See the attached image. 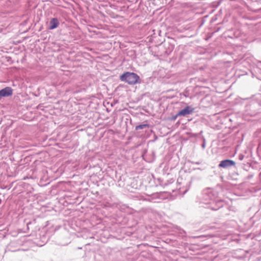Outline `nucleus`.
I'll return each instance as SVG.
<instances>
[{
    "label": "nucleus",
    "instance_id": "nucleus-8",
    "mask_svg": "<svg viewBox=\"0 0 261 261\" xmlns=\"http://www.w3.org/2000/svg\"><path fill=\"white\" fill-rule=\"evenodd\" d=\"M202 148H205V144L204 143H203V144L202 145Z\"/></svg>",
    "mask_w": 261,
    "mask_h": 261
},
{
    "label": "nucleus",
    "instance_id": "nucleus-2",
    "mask_svg": "<svg viewBox=\"0 0 261 261\" xmlns=\"http://www.w3.org/2000/svg\"><path fill=\"white\" fill-rule=\"evenodd\" d=\"M121 81L125 82L129 85H134L138 82L139 76L134 72H126L120 77Z\"/></svg>",
    "mask_w": 261,
    "mask_h": 261
},
{
    "label": "nucleus",
    "instance_id": "nucleus-4",
    "mask_svg": "<svg viewBox=\"0 0 261 261\" xmlns=\"http://www.w3.org/2000/svg\"><path fill=\"white\" fill-rule=\"evenodd\" d=\"M194 108L190 106H187L185 107L184 109L179 111L177 113V116H185L192 113L194 112Z\"/></svg>",
    "mask_w": 261,
    "mask_h": 261
},
{
    "label": "nucleus",
    "instance_id": "nucleus-5",
    "mask_svg": "<svg viewBox=\"0 0 261 261\" xmlns=\"http://www.w3.org/2000/svg\"><path fill=\"white\" fill-rule=\"evenodd\" d=\"M236 163L232 160H225L222 161L219 164V167L223 168H227L229 167L235 165Z\"/></svg>",
    "mask_w": 261,
    "mask_h": 261
},
{
    "label": "nucleus",
    "instance_id": "nucleus-6",
    "mask_svg": "<svg viewBox=\"0 0 261 261\" xmlns=\"http://www.w3.org/2000/svg\"><path fill=\"white\" fill-rule=\"evenodd\" d=\"M59 21L57 18H53L50 19L48 27V30H54L58 27Z\"/></svg>",
    "mask_w": 261,
    "mask_h": 261
},
{
    "label": "nucleus",
    "instance_id": "nucleus-3",
    "mask_svg": "<svg viewBox=\"0 0 261 261\" xmlns=\"http://www.w3.org/2000/svg\"><path fill=\"white\" fill-rule=\"evenodd\" d=\"M13 94V90L10 87H7L0 90V99L4 97H8Z\"/></svg>",
    "mask_w": 261,
    "mask_h": 261
},
{
    "label": "nucleus",
    "instance_id": "nucleus-7",
    "mask_svg": "<svg viewBox=\"0 0 261 261\" xmlns=\"http://www.w3.org/2000/svg\"><path fill=\"white\" fill-rule=\"evenodd\" d=\"M148 126L149 125L147 124H140V125L136 126L135 129H136V130L142 129H144L146 127H148Z\"/></svg>",
    "mask_w": 261,
    "mask_h": 261
},
{
    "label": "nucleus",
    "instance_id": "nucleus-9",
    "mask_svg": "<svg viewBox=\"0 0 261 261\" xmlns=\"http://www.w3.org/2000/svg\"><path fill=\"white\" fill-rule=\"evenodd\" d=\"M178 116H177V115L173 117V119H175Z\"/></svg>",
    "mask_w": 261,
    "mask_h": 261
},
{
    "label": "nucleus",
    "instance_id": "nucleus-1",
    "mask_svg": "<svg viewBox=\"0 0 261 261\" xmlns=\"http://www.w3.org/2000/svg\"><path fill=\"white\" fill-rule=\"evenodd\" d=\"M201 202L208 204V207L215 211L218 210L223 205V201L216 199L210 189L203 191Z\"/></svg>",
    "mask_w": 261,
    "mask_h": 261
}]
</instances>
